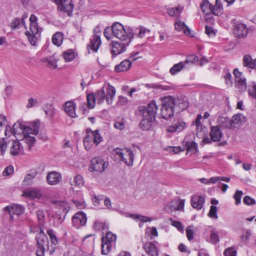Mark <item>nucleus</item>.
<instances>
[{
  "mask_svg": "<svg viewBox=\"0 0 256 256\" xmlns=\"http://www.w3.org/2000/svg\"><path fill=\"white\" fill-rule=\"evenodd\" d=\"M157 110L158 106L154 100L146 106H140L138 107L139 115L142 116L140 125L143 130H148L150 129L152 123L156 120Z\"/></svg>",
  "mask_w": 256,
  "mask_h": 256,
  "instance_id": "nucleus-1",
  "label": "nucleus"
},
{
  "mask_svg": "<svg viewBox=\"0 0 256 256\" xmlns=\"http://www.w3.org/2000/svg\"><path fill=\"white\" fill-rule=\"evenodd\" d=\"M122 34V38H118L120 42L113 40L110 44V52L112 57L126 51L127 46H129L134 38V33L131 28Z\"/></svg>",
  "mask_w": 256,
  "mask_h": 256,
  "instance_id": "nucleus-2",
  "label": "nucleus"
},
{
  "mask_svg": "<svg viewBox=\"0 0 256 256\" xmlns=\"http://www.w3.org/2000/svg\"><path fill=\"white\" fill-rule=\"evenodd\" d=\"M36 240L37 250L36 254L37 256H44L46 250L48 252L50 255H52L55 252L56 247L49 246L48 238L44 230L41 228L40 231L36 236Z\"/></svg>",
  "mask_w": 256,
  "mask_h": 256,
  "instance_id": "nucleus-3",
  "label": "nucleus"
},
{
  "mask_svg": "<svg viewBox=\"0 0 256 256\" xmlns=\"http://www.w3.org/2000/svg\"><path fill=\"white\" fill-rule=\"evenodd\" d=\"M131 28L128 26H124L118 22H114L111 26H107L104 31V34L105 38L110 40L114 36L117 38H122V34H125L127 30Z\"/></svg>",
  "mask_w": 256,
  "mask_h": 256,
  "instance_id": "nucleus-4",
  "label": "nucleus"
},
{
  "mask_svg": "<svg viewBox=\"0 0 256 256\" xmlns=\"http://www.w3.org/2000/svg\"><path fill=\"white\" fill-rule=\"evenodd\" d=\"M38 18L32 14L30 18V31H26L25 34L26 36L30 43L33 46H36L38 42V39L40 36V30L37 23Z\"/></svg>",
  "mask_w": 256,
  "mask_h": 256,
  "instance_id": "nucleus-5",
  "label": "nucleus"
},
{
  "mask_svg": "<svg viewBox=\"0 0 256 256\" xmlns=\"http://www.w3.org/2000/svg\"><path fill=\"white\" fill-rule=\"evenodd\" d=\"M176 104L175 98L172 96H166L162 98L161 106L162 117L166 120L174 114V108Z\"/></svg>",
  "mask_w": 256,
  "mask_h": 256,
  "instance_id": "nucleus-6",
  "label": "nucleus"
},
{
  "mask_svg": "<svg viewBox=\"0 0 256 256\" xmlns=\"http://www.w3.org/2000/svg\"><path fill=\"white\" fill-rule=\"evenodd\" d=\"M106 94L104 90V88L102 87L101 89L97 90L94 94L96 100H98V104H102L104 102L106 99L108 104H110L112 102L113 98L116 94L115 88L108 84L106 88Z\"/></svg>",
  "mask_w": 256,
  "mask_h": 256,
  "instance_id": "nucleus-7",
  "label": "nucleus"
},
{
  "mask_svg": "<svg viewBox=\"0 0 256 256\" xmlns=\"http://www.w3.org/2000/svg\"><path fill=\"white\" fill-rule=\"evenodd\" d=\"M200 8L202 12L206 15H210L212 14L216 16L220 14L222 12V6L220 0H216L214 6L210 4L208 0H204L200 4Z\"/></svg>",
  "mask_w": 256,
  "mask_h": 256,
  "instance_id": "nucleus-8",
  "label": "nucleus"
},
{
  "mask_svg": "<svg viewBox=\"0 0 256 256\" xmlns=\"http://www.w3.org/2000/svg\"><path fill=\"white\" fill-rule=\"evenodd\" d=\"M114 152L118 156V158L122 160L127 166H132L133 164L134 154L130 149L125 148L123 152L122 149L116 148Z\"/></svg>",
  "mask_w": 256,
  "mask_h": 256,
  "instance_id": "nucleus-9",
  "label": "nucleus"
},
{
  "mask_svg": "<svg viewBox=\"0 0 256 256\" xmlns=\"http://www.w3.org/2000/svg\"><path fill=\"white\" fill-rule=\"evenodd\" d=\"M108 166V164H106L102 158L96 156L91 160L89 170L92 172H102L104 171Z\"/></svg>",
  "mask_w": 256,
  "mask_h": 256,
  "instance_id": "nucleus-10",
  "label": "nucleus"
},
{
  "mask_svg": "<svg viewBox=\"0 0 256 256\" xmlns=\"http://www.w3.org/2000/svg\"><path fill=\"white\" fill-rule=\"evenodd\" d=\"M58 6V10L66 12L69 16L72 14L74 5L72 0H54Z\"/></svg>",
  "mask_w": 256,
  "mask_h": 256,
  "instance_id": "nucleus-11",
  "label": "nucleus"
},
{
  "mask_svg": "<svg viewBox=\"0 0 256 256\" xmlns=\"http://www.w3.org/2000/svg\"><path fill=\"white\" fill-rule=\"evenodd\" d=\"M100 28L96 26L94 29V34L90 39V42L88 45V48H90L94 52H96L101 44L100 37Z\"/></svg>",
  "mask_w": 256,
  "mask_h": 256,
  "instance_id": "nucleus-12",
  "label": "nucleus"
},
{
  "mask_svg": "<svg viewBox=\"0 0 256 256\" xmlns=\"http://www.w3.org/2000/svg\"><path fill=\"white\" fill-rule=\"evenodd\" d=\"M86 221V215L83 212H76L72 218V224L76 228H79L84 226Z\"/></svg>",
  "mask_w": 256,
  "mask_h": 256,
  "instance_id": "nucleus-13",
  "label": "nucleus"
},
{
  "mask_svg": "<svg viewBox=\"0 0 256 256\" xmlns=\"http://www.w3.org/2000/svg\"><path fill=\"white\" fill-rule=\"evenodd\" d=\"M48 183L50 185H55L58 184L62 180L61 174L56 172H48L46 176Z\"/></svg>",
  "mask_w": 256,
  "mask_h": 256,
  "instance_id": "nucleus-14",
  "label": "nucleus"
},
{
  "mask_svg": "<svg viewBox=\"0 0 256 256\" xmlns=\"http://www.w3.org/2000/svg\"><path fill=\"white\" fill-rule=\"evenodd\" d=\"M76 104L72 101H68L64 104V110L70 117H77L76 114Z\"/></svg>",
  "mask_w": 256,
  "mask_h": 256,
  "instance_id": "nucleus-15",
  "label": "nucleus"
},
{
  "mask_svg": "<svg viewBox=\"0 0 256 256\" xmlns=\"http://www.w3.org/2000/svg\"><path fill=\"white\" fill-rule=\"evenodd\" d=\"M234 32L238 38H244L248 34V29L245 24H238L236 26Z\"/></svg>",
  "mask_w": 256,
  "mask_h": 256,
  "instance_id": "nucleus-16",
  "label": "nucleus"
},
{
  "mask_svg": "<svg viewBox=\"0 0 256 256\" xmlns=\"http://www.w3.org/2000/svg\"><path fill=\"white\" fill-rule=\"evenodd\" d=\"M204 202V198L202 196H194L191 198L190 203L192 206L197 210L202 208Z\"/></svg>",
  "mask_w": 256,
  "mask_h": 256,
  "instance_id": "nucleus-17",
  "label": "nucleus"
},
{
  "mask_svg": "<svg viewBox=\"0 0 256 256\" xmlns=\"http://www.w3.org/2000/svg\"><path fill=\"white\" fill-rule=\"evenodd\" d=\"M219 128L224 129H232L231 119L226 116H220L216 120Z\"/></svg>",
  "mask_w": 256,
  "mask_h": 256,
  "instance_id": "nucleus-18",
  "label": "nucleus"
},
{
  "mask_svg": "<svg viewBox=\"0 0 256 256\" xmlns=\"http://www.w3.org/2000/svg\"><path fill=\"white\" fill-rule=\"evenodd\" d=\"M211 140L213 142H220L223 136L222 132L218 126H212L210 132Z\"/></svg>",
  "mask_w": 256,
  "mask_h": 256,
  "instance_id": "nucleus-19",
  "label": "nucleus"
},
{
  "mask_svg": "<svg viewBox=\"0 0 256 256\" xmlns=\"http://www.w3.org/2000/svg\"><path fill=\"white\" fill-rule=\"evenodd\" d=\"M186 126V123L182 120H178L173 125L169 126L166 129L168 132H180L184 130Z\"/></svg>",
  "mask_w": 256,
  "mask_h": 256,
  "instance_id": "nucleus-20",
  "label": "nucleus"
},
{
  "mask_svg": "<svg viewBox=\"0 0 256 256\" xmlns=\"http://www.w3.org/2000/svg\"><path fill=\"white\" fill-rule=\"evenodd\" d=\"M24 196L30 199L40 198L42 196L41 190L36 188H31L23 192Z\"/></svg>",
  "mask_w": 256,
  "mask_h": 256,
  "instance_id": "nucleus-21",
  "label": "nucleus"
},
{
  "mask_svg": "<svg viewBox=\"0 0 256 256\" xmlns=\"http://www.w3.org/2000/svg\"><path fill=\"white\" fill-rule=\"evenodd\" d=\"M24 152L23 147L18 141L12 142L10 150V153L14 156L22 154Z\"/></svg>",
  "mask_w": 256,
  "mask_h": 256,
  "instance_id": "nucleus-22",
  "label": "nucleus"
},
{
  "mask_svg": "<svg viewBox=\"0 0 256 256\" xmlns=\"http://www.w3.org/2000/svg\"><path fill=\"white\" fill-rule=\"evenodd\" d=\"M231 122L232 129H234L236 127L240 126L246 122L245 117L241 114H238L232 116Z\"/></svg>",
  "mask_w": 256,
  "mask_h": 256,
  "instance_id": "nucleus-23",
  "label": "nucleus"
},
{
  "mask_svg": "<svg viewBox=\"0 0 256 256\" xmlns=\"http://www.w3.org/2000/svg\"><path fill=\"white\" fill-rule=\"evenodd\" d=\"M146 252L150 256H158V250L156 245L152 242H146L144 246Z\"/></svg>",
  "mask_w": 256,
  "mask_h": 256,
  "instance_id": "nucleus-24",
  "label": "nucleus"
},
{
  "mask_svg": "<svg viewBox=\"0 0 256 256\" xmlns=\"http://www.w3.org/2000/svg\"><path fill=\"white\" fill-rule=\"evenodd\" d=\"M41 61L46 64V66L52 70L57 68V60L55 58V54H54L52 56L44 58H42Z\"/></svg>",
  "mask_w": 256,
  "mask_h": 256,
  "instance_id": "nucleus-25",
  "label": "nucleus"
},
{
  "mask_svg": "<svg viewBox=\"0 0 256 256\" xmlns=\"http://www.w3.org/2000/svg\"><path fill=\"white\" fill-rule=\"evenodd\" d=\"M132 66L131 62L128 60H124L114 67V70L117 72H125L128 70Z\"/></svg>",
  "mask_w": 256,
  "mask_h": 256,
  "instance_id": "nucleus-26",
  "label": "nucleus"
},
{
  "mask_svg": "<svg viewBox=\"0 0 256 256\" xmlns=\"http://www.w3.org/2000/svg\"><path fill=\"white\" fill-rule=\"evenodd\" d=\"M175 28L178 31H183L186 35L192 36L190 34V30L183 22H182L179 19H177L174 24Z\"/></svg>",
  "mask_w": 256,
  "mask_h": 256,
  "instance_id": "nucleus-27",
  "label": "nucleus"
},
{
  "mask_svg": "<svg viewBox=\"0 0 256 256\" xmlns=\"http://www.w3.org/2000/svg\"><path fill=\"white\" fill-rule=\"evenodd\" d=\"M116 238V236L115 234H114L110 232H108L106 233L105 236L102 237V243H106L112 246L113 244H115Z\"/></svg>",
  "mask_w": 256,
  "mask_h": 256,
  "instance_id": "nucleus-28",
  "label": "nucleus"
},
{
  "mask_svg": "<svg viewBox=\"0 0 256 256\" xmlns=\"http://www.w3.org/2000/svg\"><path fill=\"white\" fill-rule=\"evenodd\" d=\"M26 126L24 125L22 122L18 121L12 126V132L14 134L16 133L22 132L25 134Z\"/></svg>",
  "mask_w": 256,
  "mask_h": 256,
  "instance_id": "nucleus-29",
  "label": "nucleus"
},
{
  "mask_svg": "<svg viewBox=\"0 0 256 256\" xmlns=\"http://www.w3.org/2000/svg\"><path fill=\"white\" fill-rule=\"evenodd\" d=\"M40 125V122H34L32 127L26 126V130H25V134H31L34 135L38 134L39 132Z\"/></svg>",
  "mask_w": 256,
  "mask_h": 256,
  "instance_id": "nucleus-30",
  "label": "nucleus"
},
{
  "mask_svg": "<svg viewBox=\"0 0 256 256\" xmlns=\"http://www.w3.org/2000/svg\"><path fill=\"white\" fill-rule=\"evenodd\" d=\"M44 110L46 115L50 118H53L56 113V109L51 104H47L44 106Z\"/></svg>",
  "mask_w": 256,
  "mask_h": 256,
  "instance_id": "nucleus-31",
  "label": "nucleus"
},
{
  "mask_svg": "<svg viewBox=\"0 0 256 256\" xmlns=\"http://www.w3.org/2000/svg\"><path fill=\"white\" fill-rule=\"evenodd\" d=\"M242 64L244 66L248 68H254V60L250 55L246 54L243 57Z\"/></svg>",
  "mask_w": 256,
  "mask_h": 256,
  "instance_id": "nucleus-32",
  "label": "nucleus"
},
{
  "mask_svg": "<svg viewBox=\"0 0 256 256\" xmlns=\"http://www.w3.org/2000/svg\"><path fill=\"white\" fill-rule=\"evenodd\" d=\"M37 174L36 170H32L30 172L26 174L23 180V184L26 186L32 184V180L36 176Z\"/></svg>",
  "mask_w": 256,
  "mask_h": 256,
  "instance_id": "nucleus-33",
  "label": "nucleus"
},
{
  "mask_svg": "<svg viewBox=\"0 0 256 256\" xmlns=\"http://www.w3.org/2000/svg\"><path fill=\"white\" fill-rule=\"evenodd\" d=\"M64 35L61 32H56L52 36V40L54 44L60 46L62 42Z\"/></svg>",
  "mask_w": 256,
  "mask_h": 256,
  "instance_id": "nucleus-34",
  "label": "nucleus"
},
{
  "mask_svg": "<svg viewBox=\"0 0 256 256\" xmlns=\"http://www.w3.org/2000/svg\"><path fill=\"white\" fill-rule=\"evenodd\" d=\"M182 10L183 8L182 7L178 6L176 8H167L166 12L170 16H180Z\"/></svg>",
  "mask_w": 256,
  "mask_h": 256,
  "instance_id": "nucleus-35",
  "label": "nucleus"
},
{
  "mask_svg": "<svg viewBox=\"0 0 256 256\" xmlns=\"http://www.w3.org/2000/svg\"><path fill=\"white\" fill-rule=\"evenodd\" d=\"M186 64L184 62H180L178 64H175L172 67L170 70V72L172 75H174L178 72H180L185 66Z\"/></svg>",
  "mask_w": 256,
  "mask_h": 256,
  "instance_id": "nucleus-36",
  "label": "nucleus"
},
{
  "mask_svg": "<svg viewBox=\"0 0 256 256\" xmlns=\"http://www.w3.org/2000/svg\"><path fill=\"white\" fill-rule=\"evenodd\" d=\"M46 233L48 235L52 245L50 246H56L58 244V238L55 232L52 229H48Z\"/></svg>",
  "mask_w": 256,
  "mask_h": 256,
  "instance_id": "nucleus-37",
  "label": "nucleus"
},
{
  "mask_svg": "<svg viewBox=\"0 0 256 256\" xmlns=\"http://www.w3.org/2000/svg\"><path fill=\"white\" fill-rule=\"evenodd\" d=\"M91 132L92 136L93 137V142L97 146L99 144L102 140V137L100 136L98 130L92 131L90 129L87 130V132Z\"/></svg>",
  "mask_w": 256,
  "mask_h": 256,
  "instance_id": "nucleus-38",
  "label": "nucleus"
},
{
  "mask_svg": "<svg viewBox=\"0 0 256 256\" xmlns=\"http://www.w3.org/2000/svg\"><path fill=\"white\" fill-rule=\"evenodd\" d=\"M184 146L186 147V149L188 151H192L194 152H198V144L194 141L186 142Z\"/></svg>",
  "mask_w": 256,
  "mask_h": 256,
  "instance_id": "nucleus-39",
  "label": "nucleus"
},
{
  "mask_svg": "<svg viewBox=\"0 0 256 256\" xmlns=\"http://www.w3.org/2000/svg\"><path fill=\"white\" fill-rule=\"evenodd\" d=\"M236 86L240 91L244 92L246 88V80L244 78H240L236 80Z\"/></svg>",
  "mask_w": 256,
  "mask_h": 256,
  "instance_id": "nucleus-40",
  "label": "nucleus"
},
{
  "mask_svg": "<svg viewBox=\"0 0 256 256\" xmlns=\"http://www.w3.org/2000/svg\"><path fill=\"white\" fill-rule=\"evenodd\" d=\"M88 107L89 108H93L96 104V98L94 93H90L87 95L86 96Z\"/></svg>",
  "mask_w": 256,
  "mask_h": 256,
  "instance_id": "nucleus-41",
  "label": "nucleus"
},
{
  "mask_svg": "<svg viewBox=\"0 0 256 256\" xmlns=\"http://www.w3.org/2000/svg\"><path fill=\"white\" fill-rule=\"evenodd\" d=\"M63 58L66 62L72 60L75 58V54L72 50H68L63 52Z\"/></svg>",
  "mask_w": 256,
  "mask_h": 256,
  "instance_id": "nucleus-42",
  "label": "nucleus"
},
{
  "mask_svg": "<svg viewBox=\"0 0 256 256\" xmlns=\"http://www.w3.org/2000/svg\"><path fill=\"white\" fill-rule=\"evenodd\" d=\"M93 137L92 136L88 135L84 140V144L85 148L88 150L92 146L93 142Z\"/></svg>",
  "mask_w": 256,
  "mask_h": 256,
  "instance_id": "nucleus-43",
  "label": "nucleus"
},
{
  "mask_svg": "<svg viewBox=\"0 0 256 256\" xmlns=\"http://www.w3.org/2000/svg\"><path fill=\"white\" fill-rule=\"evenodd\" d=\"M210 242L214 244H218L220 241V238L218 234V233L217 232L216 230L214 229L210 231Z\"/></svg>",
  "mask_w": 256,
  "mask_h": 256,
  "instance_id": "nucleus-44",
  "label": "nucleus"
},
{
  "mask_svg": "<svg viewBox=\"0 0 256 256\" xmlns=\"http://www.w3.org/2000/svg\"><path fill=\"white\" fill-rule=\"evenodd\" d=\"M129 216L134 219H138L142 222H150L152 220L151 218L138 214H129Z\"/></svg>",
  "mask_w": 256,
  "mask_h": 256,
  "instance_id": "nucleus-45",
  "label": "nucleus"
},
{
  "mask_svg": "<svg viewBox=\"0 0 256 256\" xmlns=\"http://www.w3.org/2000/svg\"><path fill=\"white\" fill-rule=\"evenodd\" d=\"M24 208L23 206L18 204H14L12 206V214L19 216L24 212Z\"/></svg>",
  "mask_w": 256,
  "mask_h": 256,
  "instance_id": "nucleus-46",
  "label": "nucleus"
},
{
  "mask_svg": "<svg viewBox=\"0 0 256 256\" xmlns=\"http://www.w3.org/2000/svg\"><path fill=\"white\" fill-rule=\"evenodd\" d=\"M114 127L119 130H122L125 128L123 118H118L116 120Z\"/></svg>",
  "mask_w": 256,
  "mask_h": 256,
  "instance_id": "nucleus-47",
  "label": "nucleus"
},
{
  "mask_svg": "<svg viewBox=\"0 0 256 256\" xmlns=\"http://www.w3.org/2000/svg\"><path fill=\"white\" fill-rule=\"evenodd\" d=\"M170 220L172 226L176 228L179 232H184V226L180 222L173 220L172 218H170Z\"/></svg>",
  "mask_w": 256,
  "mask_h": 256,
  "instance_id": "nucleus-48",
  "label": "nucleus"
},
{
  "mask_svg": "<svg viewBox=\"0 0 256 256\" xmlns=\"http://www.w3.org/2000/svg\"><path fill=\"white\" fill-rule=\"evenodd\" d=\"M36 216L40 226H43L44 222L45 214L44 211L40 209L37 210Z\"/></svg>",
  "mask_w": 256,
  "mask_h": 256,
  "instance_id": "nucleus-49",
  "label": "nucleus"
},
{
  "mask_svg": "<svg viewBox=\"0 0 256 256\" xmlns=\"http://www.w3.org/2000/svg\"><path fill=\"white\" fill-rule=\"evenodd\" d=\"M73 182L75 186L78 187L82 186L84 184V180L83 178L80 175L76 176L74 179Z\"/></svg>",
  "mask_w": 256,
  "mask_h": 256,
  "instance_id": "nucleus-50",
  "label": "nucleus"
},
{
  "mask_svg": "<svg viewBox=\"0 0 256 256\" xmlns=\"http://www.w3.org/2000/svg\"><path fill=\"white\" fill-rule=\"evenodd\" d=\"M24 140L28 144V146L30 148L36 142V138L34 136H30V134H24Z\"/></svg>",
  "mask_w": 256,
  "mask_h": 256,
  "instance_id": "nucleus-51",
  "label": "nucleus"
},
{
  "mask_svg": "<svg viewBox=\"0 0 256 256\" xmlns=\"http://www.w3.org/2000/svg\"><path fill=\"white\" fill-rule=\"evenodd\" d=\"M198 60V57L194 54H190L186 56V60L184 62L186 65L189 63L194 64Z\"/></svg>",
  "mask_w": 256,
  "mask_h": 256,
  "instance_id": "nucleus-52",
  "label": "nucleus"
},
{
  "mask_svg": "<svg viewBox=\"0 0 256 256\" xmlns=\"http://www.w3.org/2000/svg\"><path fill=\"white\" fill-rule=\"evenodd\" d=\"M102 254L106 255L108 254L110 251L112 246L110 244H108L106 243L104 244L102 242Z\"/></svg>",
  "mask_w": 256,
  "mask_h": 256,
  "instance_id": "nucleus-53",
  "label": "nucleus"
},
{
  "mask_svg": "<svg viewBox=\"0 0 256 256\" xmlns=\"http://www.w3.org/2000/svg\"><path fill=\"white\" fill-rule=\"evenodd\" d=\"M217 210V207L216 206H211L210 207V210L208 214V216L210 218H214L215 219L218 218Z\"/></svg>",
  "mask_w": 256,
  "mask_h": 256,
  "instance_id": "nucleus-54",
  "label": "nucleus"
},
{
  "mask_svg": "<svg viewBox=\"0 0 256 256\" xmlns=\"http://www.w3.org/2000/svg\"><path fill=\"white\" fill-rule=\"evenodd\" d=\"M243 194V192L241 190H237L234 196V198L235 200V204L236 205H238L241 202V198Z\"/></svg>",
  "mask_w": 256,
  "mask_h": 256,
  "instance_id": "nucleus-55",
  "label": "nucleus"
},
{
  "mask_svg": "<svg viewBox=\"0 0 256 256\" xmlns=\"http://www.w3.org/2000/svg\"><path fill=\"white\" fill-rule=\"evenodd\" d=\"M186 237L189 241L192 240L194 238V230L193 226H188L186 230Z\"/></svg>",
  "mask_w": 256,
  "mask_h": 256,
  "instance_id": "nucleus-56",
  "label": "nucleus"
},
{
  "mask_svg": "<svg viewBox=\"0 0 256 256\" xmlns=\"http://www.w3.org/2000/svg\"><path fill=\"white\" fill-rule=\"evenodd\" d=\"M22 20L19 18H15L10 22V26L12 29L19 28L22 24Z\"/></svg>",
  "mask_w": 256,
  "mask_h": 256,
  "instance_id": "nucleus-57",
  "label": "nucleus"
},
{
  "mask_svg": "<svg viewBox=\"0 0 256 256\" xmlns=\"http://www.w3.org/2000/svg\"><path fill=\"white\" fill-rule=\"evenodd\" d=\"M224 256H236V250L234 248H228L224 251Z\"/></svg>",
  "mask_w": 256,
  "mask_h": 256,
  "instance_id": "nucleus-58",
  "label": "nucleus"
},
{
  "mask_svg": "<svg viewBox=\"0 0 256 256\" xmlns=\"http://www.w3.org/2000/svg\"><path fill=\"white\" fill-rule=\"evenodd\" d=\"M248 94L254 99H256V84L252 82L248 90Z\"/></svg>",
  "mask_w": 256,
  "mask_h": 256,
  "instance_id": "nucleus-59",
  "label": "nucleus"
},
{
  "mask_svg": "<svg viewBox=\"0 0 256 256\" xmlns=\"http://www.w3.org/2000/svg\"><path fill=\"white\" fill-rule=\"evenodd\" d=\"M139 32L137 34V36L139 38H142L145 36V34L146 33H149L150 30L142 26H140L139 28Z\"/></svg>",
  "mask_w": 256,
  "mask_h": 256,
  "instance_id": "nucleus-60",
  "label": "nucleus"
},
{
  "mask_svg": "<svg viewBox=\"0 0 256 256\" xmlns=\"http://www.w3.org/2000/svg\"><path fill=\"white\" fill-rule=\"evenodd\" d=\"M7 147L6 142L4 138H0V154L2 155H4L5 151L6 150V148Z\"/></svg>",
  "mask_w": 256,
  "mask_h": 256,
  "instance_id": "nucleus-61",
  "label": "nucleus"
},
{
  "mask_svg": "<svg viewBox=\"0 0 256 256\" xmlns=\"http://www.w3.org/2000/svg\"><path fill=\"white\" fill-rule=\"evenodd\" d=\"M244 202L246 205H252L256 204V200L249 196H246L243 200Z\"/></svg>",
  "mask_w": 256,
  "mask_h": 256,
  "instance_id": "nucleus-62",
  "label": "nucleus"
},
{
  "mask_svg": "<svg viewBox=\"0 0 256 256\" xmlns=\"http://www.w3.org/2000/svg\"><path fill=\"white\" fill-rule=\"evenodd\" d=\"M14 172V167L12 166H6L2 174L4 176H8L12 174Z\"/></svg>",
  "mask_w": 256,
  "mask_h": 256,
  "instance_id": "nucleus-63",
  "label": "nucleus"
},
{
  "mask_svg": "<svg viewBox=\"0 0 256 256\" xmlns=\"http://www.w3.org/2000/svg\"><path fill=\"white\" fill-rule=\"evenodd\" d=\"M251 235V230H246L244 232V233L241 236V239L243 242L248 240Z\"/></svg>",
  "mask_w": 256,
  "mask_h": 256,
  "instance_id": "nucleus-64",
  "label": "nucleus"
}]
</instances>
